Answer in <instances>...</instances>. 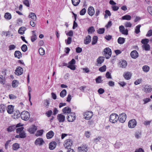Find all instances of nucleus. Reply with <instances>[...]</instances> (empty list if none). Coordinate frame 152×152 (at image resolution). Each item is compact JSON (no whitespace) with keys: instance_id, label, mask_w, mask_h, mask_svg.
Listing matches in <instances>:
<instances>
[{"instance_id":"412c9836","label":"nucleus","mask_w":152,"mask_h":152,"mask_svg":"<svg viewBox=\"0 0 152 152\" xmlns=\"http://www.w3.org/2000/svg\"><path fill=\"white\" fill-rule=\"evenodd\" d=\"M26 30V28L25 27L22 26L19 28L18 30V32L19 34L23 35L24 34L25 31Z\"/></svg>"},{"instance_id":"e433bc0d","label":"nucleus","mask_w":152,"mask_h":152,"mask_svg":"<svg viewBox=\"0 0 152 152\" xmlns=\"http://www.w3.org/2000/svg\"><path fill=\"white\" fill-rule=\"evenodd\" d=\"M143 71L145 72H148L150 69V67L147 65H144L142 67Z\"/></svg>"},{"instance_id":"423d86ee","label":"nucleus","mask_w":152,"mask_h":152,"mask_svg":"<svg viewBox=\"0 0 152 152\" xmlns=\"http://www.w3.org/2000/svg\"><path fill=\"white\" fill-rule=\"evenodd\" d=\"M137 122L135 119H132L130 120L128 122V126L131 128H134L136 125Z\"/></svg>"},{"instance_id":"3c124183","label":"nucleus","mask_w":152,"mask_h":152,"mask_svg":"<svg viewBox=\"0 0 152 152\" xmlns=\"http://www.w3.org/2000/svg\"><path fill=\"white\" fill-rule=\"evenodd\" d=\"M65 41L66 44H70L72 41V38L71 37H69L67 40H65Z\"/></svg>"},{"instance_id":"f03ea898","label":"nucleus","mask_w":152,"mask_h":152,"mask_svg":"<svg viewBox=\"0 0 152 152\" xmlns=\"http://www.w3.org/2000/svg\"><path fill=\"white\" fill-rule=\"evenodd\" d=\"M20 117L22 120L26 121L28 120L29 118L30 114L27 111H23L21 113Z\"/></svg>"},{"instance_id":"bb28decb","label":"nucleus","mask_w":152,"mask_h":152,"mask_svg":"<svg viewBox=\"0 0 152 152\" xmlns=\"http://www.w3.org/2000/svg\"><path fill=\"white\" fill-rule=\"evenodd\" d=\"M123 76L125 79L127 80L130 79L131 77V73L129 72H127L123 75Z\"/></svg>"},{"instance_id":"864d4df0","label":"nucleus","mask_w":152,"mask_h":152,"mask_svg":"<svg viewBox=\"0 0 152 152\" xmlns=\"http://www.w3.org/2000/svg\"><path fill=\"white\" fill-rule=\"evenodd\" d=\"M22 51L23 52H25L27 50V47L26 45L25 44L23 45L21 47Z\"/></svg>"},{"instance_id":"cd10ccee","label":"nucleus","mask_w":152,"mask_h":152,"mask_svg":"<svg viewBox=\"0 0 152 152\" xmlns=\"http://www.w3.org/2000/svg\"><path fill=\"white\" fill-rule=\"evenodd\" d=\"M14 56L15 57L19 59L22 57V54L20 51L17 50L15 52Z\"/></svg>"},{"instance_id":"6e6552de","label":"nucleus","mask_w":152,"mask_h":152,"mask_svg":"<svg viewBox=\"0 0 152 152\" xmlns=\"http://www.w3.org/2000/svg\"><path fill=\"white\" fill-rule=\"evenodd\" d=\"M119 121L121 123H124L126 119V115L124 113H123L119 115V116H118Z\"/></svg>"},{"instance_id":"393cba45","label":"nucleus","mask_w":152,"mask_h":152,"mask_svg":"<svg viewBox=\"0 0 152 152\" xmlns=\"http://www.w3.org/2000/svg\"><path fill=\"white\" fill-rule=\"evenodd\" d=\"M32 32L33 35L31 37V42H33L37 39V37L35 31H33Z\"/></svg>"},{"instance_id":"8fccbe9b","label":"nucleus","mask_w":152,"mask_h":152,"mask_svg":"<svg viewBox=\"0 0 152 152\" xmlns=\"http://www.w3.org/2000/svg\"><path fill=\"white\" fill-rule=\"evenodd\" d=\"M106 66L105 65H104L102 67L99 68V70L102 72H104L106 71Z\"/></svg>"},{"instance_id":"bf43d9fd","label":"nucleus","mask_w":152,"mask_h":152,"mask_svg":"<svg viewBox=\"0 0 152 152\" xmlns=\"http://www.w3.org/2000/svg\"><path fill=\"white\" fill-rule=\"evenodd\" d=\"M104 28H100L97 30V32L99 34H102L104 33Z\"/></svg>"},{"instance_id":"4468645a","label":"nucleus","mask_w":152,"mask_h":152,"mask_svg":"<svg viewBox=\"0 0 152 152\" xmlns=\"http://www.w3.org/2000/svg\"><path fill=\"white\" fill-rule=\"evenodd\" d=\"M57 118L60 123H63L64 121L65 117L61 114H59L57 115Z\"/></svg>"},{"instance_id":"39448f33","label":"nucleus","mask_w":152,"mask_h":152,"mask_svg":"<svg viewBox=\"0 0 152 152\" xmlns=\"http://www.w3.org/2000/svg\"><path fill=\"white\" fill-rule=\"evenodd\" d=\"M75 63V61L74 59H72V60L68 63L69 65L67 67L71 69L74 70L76 69L75 65H74Z\"/></svg>"},{"instance_id":"052dcab7","label":"nucleus","mask_w":152,"mask_h":152,"mask_svg":"<svg viewBox=\"0 0 152 152\" xmlns=\"http://www.w3.org/2000/svg\"><path fill=\"white\" fill-rule=\"evenodd\" d=\"M124 25L126 27H131L132 26V24L130 22H126Z\"/></svg>"},{"instance_id":"a19ab883","label":"nucleus","mask_w":152,"mask_h":152,"mask_svg":"<svg viewBox=\"0 0 152 152\" xmlns=\"http://www.w3.org/2000/svg\"><path fill=\"white\" fill-rule=\"evenodd\" d=\"M98 39V37L96 36H94L93 38V40L92 42V45H94L97 42Z\"/></svg>"},{"instance_id":"09e8293b","label":"nucleus","mask_w":152,"mask_h":152,"mask_svg":"<svg viewBox=\"0 0 152 152\" xmlns=\"http://www.w3.org/2000/svg\"><path fill=\"white\" fill-rule=\"evenodd\" d=\"M105 14L104 15V18H106L108 17V16H108H110L111 15V13L110 11L107 10H106L105 11Z\"/></svg>"},{"instance_id":"ea45409f","label":"nucleus","mask_w":152,"mask_h":152,"mask_svg":"<svg viewBox=\"0 0 152 152\" xmlns=\"http://www.w3.org/2000/svg\"><path fill=\"white\" fill-rule=\"evenodd\" d=\"M18 83L17 80H14L12 81V86L13 88H15L18 86Z\"/></svg>"},{"instance_id":"a211bd4d","label":"nucleus","mask_w":152,"mask_h":152,"mask_svg":"<svg viewBox=\"0 0 152 152\" xmlns=\"http://www.w3.org/2000/svg\"><path fill=\"white\" fill-rule=\"evenodd\" d=\"M62 111L63 113L65 114H70L71 112V109L69 107H66L63 109Z\"/></svg>"},{"instance_id":"5fc2aeb1","label":"nucleus","mask_w":152,"mask_h":152,"mask_svg":"<svg viewBox=\"0 0 152 152\" xmlns=\"http://www.w3.org/2000/svg\"><path fill=\"white\" fill-rule=\"evenodd\" d=\"M39 54L41 55H43L45 54V50L42 48H39Z\"/></svg>"},{"instance_id":"20e7f679","label":"nucleus","mask_w":152,"mask_h":152,"mask_svg":"<svg viewBox=\"0 0 152 152\" xmlns=\"http://www.w3.org/2000/svg\"><path fill=\"white\" fill-rule=\"evenodd\" d=\"M73 140L72 139H67L65 140L64 142V145L66 148H70L73 144Z\"/></svg>"},{"instance_id":"c9c22d12","label":"nucleus","mask_w":152,"mask_h":152,"mask_svg":"<svg viewBox=\"0 0 152 152\" xmlns=\"http://www.w3.org/2000/svg\"><path fill=\"white\" fill-rule=\"evenodd\" d=\"M66 93L67 92L66 90L64 89L60 93V96L62 98H64L66 96Z\"/></svg>"},{"instance_id":"13d9d810","label":"nucleus","mask_w":152,"mask_h":152,"mask_svg":"<svg viewBox=\"0 0 152 152\" xmlns=\"http://www.w3.org/2000/svg\"><path fill=\"white\" fill-rule=\"evenodd\" d=\"M86 12V10L85 8H83L80 10V14L81 15H84Z\"/></svg>"},{"instance_id":"a878e982","label":"nucleus","mask_w":152,"mask_h":152,"mask_svg":"<svg viewBox=\"0 0 152 152\" xmlns=\"http://www.w3.org/2000/svg\"><path fill=\"white\" fill-rule=\"evenodd\" d=\"M14 110V106L12 105H9L8 106V108L7 110V113L9 114L12 113Z\"/></svg>"},{"instance_id":"7c9ffc66","label":"nucleus","mask_w":152,"mask_h":152,"mask_svg":"<svg viewBox=\"0 0 152 152\" xmlns=\"http://www.w3.org/2000/svg\"><path fill=\"white\" fill-rule=\"evenodd\" d=\"M142 48L146 51H148L150 50V46L148 44L143 45L142 46Z\"/></svg>"},{"instance_id":"37998d69","label":"nucleus","mask_w":152,"mask_h":152,"mask_svg":"<svg viewBox=\"0 0 152 152\" xmlns=\"http://www.w3.org/2000/svg\"><path fill=\"white\" fill-rule=\"evenodd\" d=\"M149 40L148 39H144L142 40L141 43L143 45L148 44L149 42Z\"/></svg>"},{"instance_id":"f704fd0d","label":"nucleus","mask_w":152,"mask_h":152,"mask_svg":"<svg viewBox=\"0 0 152 152\" xmlns=\"http://www.w3.org/2000/svg\"><path fill=\"white\" fill-rule=\"evenodd\" d=\"M95 30L94 27L93 26L89 27L88 29V33L89 34H92L94 32Z\"/></svg>"},{"instance_id":"7ed1b4c3","label":"nucleus","mask_w":152,"mask_h":152,"mask_svg":"<svg viewBox=\"0 0 152 152\" xmlns=\"http://www.w3.org/2000/svg\"><path fill=\"white\" fill-rule=\"evenodd\" d=\"M118 119V115L115 113L112 114L110 116L109 121L112 123H115Z\"/></svg>"},{"instance_id":"58836bf2","label":"nucleus","mask_w":152,"mask_h":152,"mask_svg":"<svg viewBox=\"0 0 152 152\" xmlns=\"http://www.w3.org/2000/svg\"><path fill=\"white\" fill-rule=\"evenodd\" d=\"M12 149L14 150H17L19 148V145L17 143H15L13 144Z\"/></svg>"},{"instance_id":"dca6fc26","label":"nucleus","mask_w":152,"mask_h":152,"mask_svg":"<svg viewBox=\"0 0 152 152\" xmlns=\"http://www.w3.org/2000/svg\"><path fill=\"white\" fill-rule=\"evenodd\" d=\"M19 124H18L16 126L15 125H12L9 126L7 128V131L9 132H11L14 131L16 129V128L19 127Z\"/></svg>"},{"instance_id":"2eb2a0df","label":"nucleus","mask_w":152,"mask_h":152,"mask_svg":"<svg viewBox=\"0 0 152 152\" xmlns=\"http://www.w3.org/2000/svg\"><path fill=\"white\" fill-rule=\"evenodd\" d=\"M88 12L90 16H93L95 13L94 8L92 6L89 7L88 9Z\"/></svg>"},{"instance_id":"49530a36","label":"nucleus","mask_w":152,"mask_h":152,"mask_svg":"<svg viewBox=\"0 0 152 152\" xmlns=\"http://www.w3.org/2000/svg\"><path fill=\"white\" fill-rule=\"evenodd\" d=\"M122 145L120 142H117L115 144V147L116 148H118Z\"/></svg>"},{"instance_id":"1a4fd4ad","label":"nucleus","mask_w":152,"mask_h":152,"mask_svg":"<svg viewBox=\"0 0 152 152\" xmlns=\"http://www.w3.org/2000/svg\"><path fill=\"white\" fill-rule=\"evenodd\" d=\"M84 118L86 120H88L90 119L93 115V113L92 112L90 111H87L84 113Z\"/></svg>"},{"instance_id":"9d476101","label":"nucleus","mask_w":152,"mask_h":152,"mask_svg":"<svg viewBox=\"0 0 152 152\" xmlns=\"http://www.w3.org/2000/svg\"><path fill=\"white\" fill-rule=\"evenodd\" d=\"M127 65V63L126 61L122 60L120 61L118 64V66L119 67L122 68H125Z\"/></svg>"},{"instance_id":"9b49d317","label":"nucleus","mask_w":152,"mask_h":152,"mask_svg":"<svg viewBox=\"0 0 152 152\" xmlns=\"http://www.w3.org/2000/svg\"><path fill=\"white\" fill-rule=\"evenodd\" d=\"M143 90L146 93H150L152 91V86L150 85H145L143 87Z\"/></svg>"},{"instance_id":"4c0bfd02","label":"nucleus","mask_w":152,"mask_h":152,"mask_svg":"<svg viewBox=\"0 0 152 152\" xmlns=\"http://www.w3.org/2000/svg\"><path fill=\"white\" fill-rule=\"evenodd\" d=\"M141 27L140 25H139L136 26L135 28V33L136 34H138L140 32V28Z\"/></svg>"},{"instance_id":"0eeeda50","label":"nucleus","mask_w":152,"mask_h":152,"mask_svg":"<svg viewBox=\"0 0 152 152\" xmlns=\"http://www.w3.org/2000/svg\"><path fill=\"white\" fill-rule=\"evenodd\" d=\"M75 113H71L68 115L66 117L67 121L69 122H72L74 121L75 119Z\"/></svg>"},{"instance_id":"a18cd8bd","label":"nucleus","mask_w":152,"mask_h":152,"mask_svg":"<svg viewBox=\"0 0 152 152\" xmlns=\"http://www.w3.org/2000/svg\"><path fill=\"white\" fill-rule=\"evenodd\" d=\"M44 132V130L43 129H41L38 131L36 134V135L37 136L42 135Z\"/></svg>"},{"instance_id":"680f3d73","label":"nucleus","mask_w":152,"mask_h":152,"mask_svg":"<svg viewBox=\"0 0 152 152\" xmlns=\"http://www.w3.org/2000/svg\"><path fill=\"white\" fill-rule=\"evenodd\" d=\"M152 36V30H149L147 32L146 34V36L147 37H150Z\"/></svg>"},{"instance_id":"5701e85b","label":"nucleus","mask_w":152,"mask_h":152,"mask_svg":"<svg viewBox=\"0 0 152 152\" xmlns=\"http://www.w3.org/2000/svg\"><path fill=\"white\" fill-rule=\"evenodd\" d=\"M78 150L79 152H81L82 151L86 152L88 150L87 147L84 146H82L80 147H79L78 148Z\"/></svg>"},{"instance_id":"c85d7f7f","label":"nucleus","mask_w":152,"mask_h":152,"mask_svg":"<svg viewBox=\"0 0 152 152\" xmlns=\"http://www.w3.org/2000/svg\"><path fill=\"white\" fill-rule=\"evenodd\" d=\"M54 135V133L52 131H50L46 134V137L47 139H49L52 138Z\"/></svg>"},{"instance_id":"ddd939ff","label":"nucleus","mask_w":152,"mask_h":152,"mask_svg":"<svg viewBox=\"0 0 152 152\" xmlns=\"http://www.w3.org/2000/svg\"><path fill=\"white\" fill-rule=\"evenodd\" d=\"M37 126L33 125L28 129V131L31 134H34L37 129Z\"/></svg>"},{"instance_id":"4be33fe9","label":"nucleus","mask_w":152,"mask_h":152,"mask_svg":"<svg viewBox=\"0 0 152 152\" xmlns=\"http://www.w3.org/2000/svg\"><path fill=\"white\" fill-rule=\"evenodd\" d=\"M56 143L55 141L50 142L49 144V148L51 150L54 149L56 148Z\"/></svg>"},{"instance_id":"f3484780","label":"nucleus","mask_w":152,"mask_h":152,"mask_svg":"<svg viewBox=\"0 0 152 152\" xmlns=\"http://www.w3.org/2000/svg\"><path fill=\"white\" fill-rule=\"evenodd\" d=\"M130 56L132 58L135 59L138 56V53L137 51L134 50L131 52Z\"/></svg>"},{"instance_id":"c03bdc74","label":"nucleus","mask_w":152,"mask_h":152,"mask_svg":"<svg viewBox=\"0 0 152 152\" xmlns=\"http://www.w3.org/2000/svg\"><path fill=\"white\" fill-rule=\"evenodd\" d=\"M5 18L8 20H10L11 18V15L9 13H6L4 15Z\"/></svg>"},{"instance_id":"de8ad7c7","label":"nucleus","mask_w":152,"mask_h":152,"mask_svg":"<svg viewBox=\"0 0 152 152\" xmlns=\"http://www.w3.org/2000/svg\"><path fill=\"white\" fill-rule=\"evenodd\" d=\"M102 77L101 76H98L97 78H96L95 80L96 81V82L97 83H102Z\"/></svg>"},{"instance_id":"b1692460","label":"nucleus","mask_w":152,"mask_h":152,"mask_svg":"<svg viewBox=\"0 0 152 152\" xmlns=\"http://www.w3.org/2000/svg\"><path fill=\"white\" fill-rule=\"evenodd\" d=\"M91 40V37L90 36L88 35L86 37L84 40V43L86 45L89 43Z\"/></svg>"},{"instance_id":"603ef678","label":"nucleus","mask_w":152,"mask_h":152,"mask_svg":"<svg viewBox=\"0 0 152 152\" xmlns=\"http://www.w3.org/2000/svg\"><path fill=\"white\" fill-rule=\"evenodd\" d=\"M23 3L24 4L28 7L30 6V4L29 0H24L23 1Z\"/></svg>"},{"instance_id":"2f4dec72","label":"nucleus","mask_w":152,"mask_h":152,"mask_svg":"<svg viewBox=\"0 0 152 152\" xmlns=\"http://www.w3.org/2000/svg\"><path fill=\"white\" fill-rule=\"evenodd\" d=\"M125 38H124L119 37L118 39V42L119 44H122L124 43L125 42Z\"/></svg>"},{"instance_id":"f8f14e48","label":"nucleus","mask_w":152,"mask_h":152,"mask_svg":"<svg viewBox=\"0 0 152 152\" xmlns=\"http://www.w3.org/2000/svg\"><path fill=\"white\" fill-rule=\"evenodd\" d=\"M23 69L20 66H18L15 70V73L17 75H20L23 74Z\"/></svg>"},{"instance_id":"69168bd1","label":"nucleus","mask_w":152,"mask_h":152,"mask_svg":"<svg viewBox=\"0 0 152 152\" xmlns=\"http://www.w3.org/2000/svg\"><path fill=\"white\" fill-rule=\"evenodd\" d=\"M16 48V46L14 45H11L9 46V50H14Z\"/></svg>"},{"instance_id":"f257e3e1","label":"nucleus","mask_w":152,"mask_h":152,"mask_svg":"<svg viewBox=\"0 0 152 152\" xmlns=\"http://www.w3.org/2000/svg\"><path fill=\"white\" fill-rule=\"evenodd\" d=\"M103 54L106 58L108 59L110 58L112 55L111 50L109 48H105L103 51Z\"/></svg>"},{"instance_id":"473e14b6","label":"nucleus","mask_w":152,"mask_h":152,"mask_svg":"<svg viewBox=\"0 0 152 152\" xmlns=\"http://www.w3.org/2000/svg\"><path fill=\"white\" fill-rule=\"evenodd\" d=\"M29 17L31 18L34 20H36V16L34 13H30L29 15Z\"/></svg>"},{"instance_id":"4d7b16f0","label":"nucleus","mask_w":152,"mask_h":152,"mask_svg":"<svg viewBox=\"0 0 152 152\" xmlns=\"http://www.w3.org/2000/svg\"><path fill=\"white\" fill-rule=\"evenodd\" d=\"M20 137L22 138H24L26 137V134L24 131L20 133L19 134Z\"/></svg>"},{"instance_id":"0e129e2a","label":"nucleus","mask_w":152,"mask_h":152,"mask_svg":"<svg viewBox=\"0 0 152 152\" xmlns=\"http://www.w3.org/2000/svg\"><path fill=\"white\" fill-rule=\"evenodd\" d=\"M52 111L50 110L48 112H47L45 114L48 117H49L52 115Z\"/></svg>"},{"instance_id":"72a5a7b5","label":"nucleus","mask_w":152,"mask_h":152,"mask_svg":"<svg viewBox=\"0 0 152 152\" xmlns=\"http://www.w3.org/2000/svg\"><path fill=\"white\" fill-rule=\"evenodd\" d=\"M72 2L73 5L75 6H76L79 4L80 0H71Z\"/></svg>"},{"instance_id":"c756f323","label":"nucleus","mask_w":152,"mask_h":152,"mask_svg":"<svg viewBox=\"0 0 152 152\" xmlns=\"http://www.w3.org/2000/svg\"><path fill=\"white\" fill-rule=\"evenodd\" d=\"M6 106L5 104H0V112L1 113H4L6 110Z\"/></svg>"},{"instance_id":"338daca9","label":"nucleus","mask_w":152,"mask_h":152,"mask_svg":"<svg viewBox=\"0 0 152 152\" xmlns=\"http://www.w3.org/2000/svg\"><path fill=\"white\" fill-rule=\"evenodd\" d=\"M11 140H10L7 141L5 145V148L6 149H7L8 147V145L10 144Z\"/></svg>"},{"instance_id":"aec40b11","label":"nucleus","mask_w":152,"mask_h":152,"mask_svg":"<svg viewBox=\"0 0 152 152\" xmlns=\"http://www.w3.org/2000/svg\"><path fill=\"white\" fill-rule=\"evenodd\" d=\"M44 143V142L42 138H37L35 141V143L36 145H41Z\"/></svg>"},{"instance_id":"6e6d98bb","label":"nucleus","mask_w":152,"mask_h":152,"mask_svg":"<svg viewBox=\"0 0 152 152\" xmlns=\"http://www.w3.org/2000/svg\"><path fill=\"white\" fill-rule=\"evenodd\" d=\"M0 83L3 85L5 83V80L3 78V76L2 75H0Z\"/></svg>"},{"instance_id":"79ce46f5","label":"nucleus","mask_w":152,"mask_h":152,"mask_svg":"<svg viewBox=\"0 0 152 152\" xmlns=\"http://www.w3.org/2000/svg\"><path fill=\"white\" fill-rule=\"evenodd\" d=\"M131 16L129 15H126L122 17L123 20H130L131 19Z\"/></svg>"},{"instance_id":"6ab92c4d","label":"nucleus","mask_w":152,"mask_h":152,"mask_svg":"<svg viewBox=\"0 0 152 152\" xmlns=\"http://www.w3.org/2000/svg\"><path fill=\"white\" fill-rule=\"evenodd\" d=\"M104 58L103 56H99L97 59L96 62L97 63V65L98 66L99 64H101L104 61Z\"/></svg>"},{"instance_id":"e2e57ef3","label":"nucleus","mask_w":152,"mask_h":152,"mask_svg":"<svg viewBox=\"0 0 152 152\" xmlns=\"http://www.w3.org/2000/svg\"><path fill=\"white\" fill-rule=\"evenodd\" d=\"M23 127H20V128H17V129H16V132L17 133H20L21 132H22L23 131Z\"/></svg>"},{"instance_id":"774afa93","label":"nucleus","mask_w":152,"mask_h":152,"mask_svg":"<svg viewBox=\"0 0 152 152\" xmlns=\"http://www.w3.org/2000/svg\"><path fill=\"white\" fill-rule=\"evenodd\" d=\"M148 10L149 13L152 16V7H148Z\"/></svg>"}]
</instances>
